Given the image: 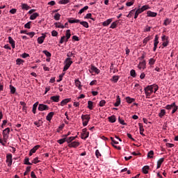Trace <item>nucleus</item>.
<instances>
[{
	"label": "nucleus",
	"instance_id": "1",
	"mask_svg": "<svg viewBox=\"0 0 178 178\" xmlns=\"http://www.w3.org/2000/svg\"><path fill=\"white\" fill-rule=\"evenodd\" d=\"M154 92V86L153 85L147 86L145 88V93L147 98H149L151 97V94Z\"/></svg>",
	"mask_w": 178,
	"mask_h": 178
},
{
	"label": "nucleus",
	"instance_id": "2",
	"mask_svg": "<svg viewBox=\"0 0 178 178\" xmlns=\"http://www.w3.org/2000/svg\"><path fill=\"white\" fill-rule=\"evenodd\" d=\"M168 111H170V109H172V115H173V113H176V111L178 109V106L177 105H176V103L173 102L171 104H168L167 106H165V107Z\"/></svg>",
	"mask_w": 178,
	"mask_h": 178
},
{
	"label": "nucleus",
	"instance_id": "3",
	"mask_svg": "<svg viewBox=\"0 0 178 178\" xmlns=\"http://www.w3.org/2000/svg\"><path fill=\"white\" fill-rule=\"evenodd\" d=\"M65 66L63 67V72H66V70H67L69 69V67H70V66H72V63H73V61H72V58H67L65 60Z\"/></svg>",
	"mask_w": 178,
	"mask_h": 178
},
{
	"label": "nucleus",
	"instance_id": "4",
	"mask_svg": "<svg viewBox=\"0 0 178 178\" xmlns=\"http://www.w3.org/2000/svg\"><path fill=\"white\" fill-rule=\"evenodd\" d=\"M9 133H10V128H6L3 131V138L4 143H8V139L9 138Z\"/></svg>",
	"mask_w": 178,
	"mask_h": 178
},
{
	"label": "nucleus",
	"instance_id": "5",
	"mask_svg": "<svg viewBox=\"0 0 178 178\" xmlns=\"http://www.w3.org/2000/svg\"><path fill=\"white\" fill-rule=\"evenodd\" d=\"M81 119L83 122V126L86 127L87 124H88V122H90V117L88 115H82Z\"/></svg>",
	"mask_w": 178,
	"mask_h": 178
},
{
	"label": "nucleus",
	"instance_id": "6",
	"mask_svg": "<svg viewBox=\"0 0 178 178\" xmlns=\"http://www.w3.org/2000/svg\"><path fill=\"white\" fill-rule=\"evenodd\" d=\"M90 136V132L87 131V128H84L82 130L81 138L82 140H87Z\"/></svg>",
	"mask_w": 178,
	"mask_h": 178
},
{
	"label": "nucleus",
	"instance_id": "7",
	"mask_svg": "<svg viewBox=\"0 0 178 178\" xmlns=\"http://www.w3.org/2000/svg\"><path fill=\"white\" fill-rule=\"evenodd\" d=\"M38 109L40 111V112H42V111H49V106L44 104H40Z\"/></svg>",
	"mask_w": 178,
	"mask_h": 178
},
{
	"label": "nucleus",
	"instance_id": "8",
	"mask_svg": "<svg viewBox=\"0 0 178 178\" xmlns=\"http://www.w3.org/2000/svg\"><path fill=\"white\" fill-rule=\"evenodd\" d=\"M80 145V142L79 141H73L72 143L68 144L69 148H77Z\"/></svg>",
	"mask_w": 178,
	"mask_h": 178
},
{
	"label": "nucleus",
	"instance_id": "9",
	"mask_svg": "<svg viewBox=\"0 0 178 178\" xmlns=\"http://www.w3.org/2000/svg\"><path fill=\"white\" fill-rule=\"evenodd\" d=\"M6 162L8 163V166L10 168L12 166V154H7L6 156Z\"/></svg>",
	"mask_w": 178,
	"mask_h": 178
},
{
	"label": "nucleus",
	"instance_id": "10",
	"mask_svg": "<svg viewBox=\"0 0 178 178\" xmlns=\"http://www.w3.org/2000/svg\"><path fill=\"white\" fill-rule=\"evenodd\" d=\"M89 71L90 72V73H96V74H99L100 72V70L94 65H91Z\"/></svg>",
	"mask_w": 178,
	"mask_h": 178
},
{
	"label": "nucleus",
	"instance_id": "11",
	"mask_svg": "<svg viewBox=\"0 0 178 178\" xmlns=\"http://www.w3.org/2000/svg\"><path fill=\"white\" fill-rule=\"evenodd\" d=\"M47 37V35L44 33L42 34L41 37H39L38 38V44H42V42H44V40H45V38Z\"/></svg>",
	"mask_w": 178,
	"mask_h": 178
},
{
	"label": "nucleus",
	"instance_id": "12",
	"mask_svg": "<svg viewBox=\"0 0 178 178\" xmlns=\"http://www.w3.org/2000/svg\"><path fill=\"white\" fill-rule=\"evenodd\" d=\"M55 115V113L50 112L46 117V120L48 122H51L52 120V118H54V115Z\"/></svg>",
	"mask_w": 178,
	"mask_h": 178
},
{
	"label": "nucleus",
	"instance_id": "13",
	"mask_svg": "<svg viewBox=\"0 0 178 178\" xmlns=\"http://www.w3.org/2000/svg\"><path fill=\"white\" fill-rule=\"evenodd\" d=\"M8 41H9V43L11 44L12 48L15 49V46H16V44H15V42L13 40V38H12V37L9 36L8 37Z\"/></svg>",
	"mask_w": 178,
	"mask_h": 178
},
{
	"label": "nucleus",
	"instance_id": "14",
	"mask_svg": "<svg viewBox=\"0 0 178 178\" xmlns=\"http://www.w3.org/2000/svg\"><path fill=\"white\" fill-rule=\"evenodd\" d=\"M59 98H60V96L59 95H56V96H52L50 97V99L53 101V102H59Z\"/></svg>",
	"mask_w": 178,
	"mask_h": 178
},
{
	"label": "nucleus",
	"instance_id": "15",
	"mask_svg": "<svg viewBox=\"0 0 178 178\" xmlns=\"http://www.w3.org/2000/svg\"><path fill=\"white\" fill-rule=\"evenodd\" d=\"M112 22H113L112 19H106V21H104L102 24L104 27H106V26H109L112 23Z\"/></svg>",
	"mask_w": 178,
	"mask_h": 178
},
{
	"label": "nucleus",
	"instance_id": "16",
	"mask_svg": "<svg viewBox=\"0 0 178 178\" xmlns=\"http://www.w3.org/2000/svg\"><path fill=\"white\" fill-rule=\"evenodd\" d=\"M146 65H147V63H145V60H143V61L140 62V63L138 65V67L140 69H145Z\"/></svg>",
	"mask_w": 178,
	"mask_h": 178
},
{
	"label": "nucleus",
	"instance_id": "17",
	"mask_svg": "<svg viewBox=\"0 0 178 178\" xmlns=\"http://www.w3.org/2000/svg\"><path fill=\"white\" fill-rule=\"evenodd\" d=\"M125 99H126V102H127V104H133V102H134L136 101V99L131 98L130 97H127L125 98Z\"/></svg>",
	"mask_w": 178,
	"mask_h": 178
},
{
	"label": "nucleus",
	"instance_id": "18",
	"mask_svg": "<svg viewBox=\"0 0 178 178\" xmlns=\"http://www.w3.org/2000/svg\"><path fill=\"white\" fill-rule=\"evenodd\" d=\"M38 16H40V14H38V13H34L30 16V20H35L37 17H38Z\"/></svg>",
	"mask_w": 178,
	"mask_h": 178
},
{
	"label": "nucleus",
	"instance_id": "19",
	"mask_svg": "<svg viewBox=\"0 0 178 178\" xmlns=\"http://www.w3.org/2000/svg\"><path fill=\"white\" fill-rule=\"evenodd\" d=\"M120 96L117 95L116 96V102L114 104V106H119L120 105Z\"/></svg>",
	"mask_w": 178,
	"mask_h": 178
},
{
	"label": "nucleus",
	"instance_id": "20",
	"mask_svg": "<svg viewBox=\"0 0 178 178\" xmlns=\"http://www.w3.org/2000/svg\"><path fill=\"white\" fill-rule=\"evenodd\" d=\"M108 120L110 122V123H115V122H116V116L113 115L108 117Z\"/></svg>",
	"mask_w": 178,
	"mask_h": 178
},
{
	"label": "nucleus",
	"instance_id": "21",
	"mask_svg": "<svg viewBox=\"0 0 178 178\" xmlns=\"http://www.w3.org/2000/svg\"><path fill=\"white\" fill-rule=\"evenodd\" d=\"M165 161L164 158H161L158 161H157V167L156 169H159V168H161V165H162V163H163V161Z\"/></svg>",
	"mask_w": 178,
	"mask_h": 178
},
{
	"label": "nucleus",
	"instance_id": "22",
	"mask_svg": "<svg viewBox=\"0 0 178 178\" xmlns=\"http://www.w3.org/2000/svg\"><path fill=\"white\" fill-rule=\"evenodd\" d=\"M142 170L145 175H148V170H149V166L148 165H145L143 168Z\"/></svg>",
	"mask_w": 178,
	"mask_h": 178
},
{
	"label": "nucleus",
	"instance_id": "23",
	"mask_svg": "<svg viewBox=\"0 0 178 178\" xmlns=\"http://www.w3.org/2000/svg\"><path fill=\"white\" fill-rule=\"evenodd\" d=\"M74 140H76V137H68L67 138V140H65L66 143H67V144H71V143H72V141H74Z\"/></svg>",
	"mask_w": 178,
	"mask_h": 178
},
{
	"label": "nucleus",
	"instance_id": "24",
	"mask_svg": "<svg viewBox=\"0 0 178 178\" xmlns=\"http://www.w3.org/2000/svg\"><path fill=\"white\" fill-rule=\"evenodd\" d=\"M147 15L149 17H156L157 14H156V13H154V12H152V11L149 10V11H147Z\"/></svg>",
	"mask_w": 178,
	"mask_h": 178
},
{
	"label": "nucleus",
	"instance_id": "25",
	"mask_svg": "<svg viewBox=\"0 0 178 178\" xmlns=\"http://www.w3.org/2000/svg\"><path fill=\"white\" fill-rule=\"evenodd\" d=\"M38 106V102H35L33 106L32 112L35 114L37 112V107Z\"/></svg>",
	"mask_w": 178,
	"mask_h": 178
},
{
	"label": "nucleus",
	"instance_id": "26",
	"mask_svg": "<svg viewBox=\"0 0 178 178\" xmlns=\"http://www.w3.org/2000/svg\"><path fill=\"white\" fill-rule=\"evenodd\" d=\"M68 102H70V99H65L62 100V102H60V105L61 106H65V105H66V104H68Z\"/></svg>",
	"mask_w": 178,
	"mask_h": 178
},
{
	"label": "nucleus",
	"instance_id": "27",
	"mask_svg": "<svg viewBox=\"0 0 178 178\" xmlns=\"http://www.w3.org/2000/svg\"><path fill=\"white\" fill-rule=\"evenodd\" d=\"M40 147H41L40 145H37L34 146L33 148H32L31 149V152H33V154H35L37 149H38V148H40Z\"/></svg>",
	"mask_w": 178,
	"mask_h": 178
},
{
	"label": "nucleus",
	"instance_id": "28",
	"mask_svg": "<svg viewBox=\"0 0 178 178\" xmlns=\"http://www.w3.org/2000/svg\"><path fill=\"white\" fill-rule=\"evenodd\" d=\"M22 9L29 10V9H30V6H29L27 3H22Z\"/></svg>",
	"mask_w": 178,
	"mask_h": 178
},
{
	"label": "nucleus",
	"instance_id": "29",
	"mask_svg": "<svg viewBox=\"0 0 178 178\" xmlns=\"http://www.w3.org/2000/svg\"><path fill=\"white\" fill-rule=\"evenodd\" d=\"M151 40H152V38H151V36H147V38H145L143 40L144 45H147V42H148V41H151Z\"/></svg>",
	"mask_w": 178,
	"mask_h": 178
},
{
	"label": "nucleus",
	"instance_id": "30",
	"mask_svg": "<svg viewBox=\"0 0 178 178\" xmlns=\"http://www.w3.org/2000/svg\"><path fill=\"white\" fill-rule=\"evenodd\" d=\"M120 76H113L111 81H113V83H118L119 81Z\"/></svg>",
	"mask_w": 178,
	"mask_h": 178
},
{
	"label": "nucleus",
	"instance_id": "31",
	"mask_svg": "<svg viewBox=\"0 0 178 178\" xmlns=\"http://www.w3.org/2000/svg\"><path fill=\"white\" fill-rule=\"evenodd\" d=\"M70 37H72V34L70 33V29H67L65 33V38H67V40H69Z\"/></svg>",
	"mask_w": 178,
	"mask_h": 178
},
{
	"label": "nucleus",
	"instance_id": "32",
	"mask_svg": "<svg viewBox=\"0 0 178 178\" xmlns=\"http://www.w3.org/2000/svg\"><path fill=\"white\" fill-rule=\"evenodd\" d=\"M75 86L80 90L81 88V82L79 79H75Z\"/></svg>",
	"mask_w": 178,
	"mask_h": 178
},
{
	"label": "nucleus",
	"instance_id": "33",
	"mask_svg": "<svg viewBox=\"0 0 178 178\" xmlns=\"http://www.w3.org/2000/svg\"><path fill=\"white\" fill-rule=\"evenodd\" d=\"M118 23H119V21H115L113 22L110 26V29H116Z\"/></svg>",
	"mask_w": 178,
	"mask_h": 178
},
{
	"label": "nucleus",
	"instance_id": "34",
	"mask_svg": "<svg viewBox=\"0 0 178 178\" xmlns=\"http://www.w3.org/2000/svg\"><path fill=\"white\" fill-rule=\"evenodd\" d=\"M54 24L57 29H65V26L60 22H56Z\"/></svg>",
	"mask_w": 178,
	"mask_h": 178
},
{
	"label": "nucleus",
	"instance_id": "35",
	"mask_svg": "<svg viewBox=\"0 0 178 178\" xmlns=\"http://www.w3.org/2000/svg\"><path fill=\"white\" fill-rule=\"evenodd\" d=\"M88 6H86L85 7H83L82 9H81L79 12V15H81V13H84V12H86V10H88Z\"/></svg>",
	"mask_w": 178,
	"mask_h": 178
},
{
	"label": "nucleus",
	"instance_id": "36",
	"mask_svg": "<svg viewBox=\"0 0 178 178\" xmlns=\"http://www.w3.org/2000/svg\"><path fill=\"white\" fill-rule=\"evenodd\" d=\"M69 2H70V0H60L58 3H60V5H66V3H69Z\"/></svg>",
	"mask_w": 178,
	"mask_h": 178
},
{
	"label": "nucleus",
	"instance_id": "37",
	"mask_svg": "<svg viewBox=\"0 0 178 178\" xmlns=\"http://www.w3.org/2000/svg\"><path fill=\"white\" fill-rule=\"evenodd\" d=\"M92 14L91 13H88L86 16H85V19H91V20H93V22H95V19L92 17Z\"/></svg>",
	"mask_w": 178,
	"mask_h": 178
},
{
	"label": "nucleus",
	"instance_id": "38",
	"mask_svg": "<svg viewBox=\"0 0 178 178\" xmlns=\"http://www.w3.org/2000/svg\"><path fill=\"white\" fill-rule=\"evenodd\" d=\"M93 105H94V102H92V101H88V109L92 110Z\"/></svg>",
	"mask_w": 178,
	"mask_h": 178
},
{
	"label": "nucleus",
	"instance_id": "39",
	"mask_svg": "<svg viewBox=\"0 0 178 178\" xmlns=\"http://www.w3.org/2000/svg\"><path fill=\"white\" fill-rule=\"evenodd\" d=\"M166 114V111H165V109H162L161 110V112L159 114V118H163V116H165V115Z\"/></svg>",
	"mask_w": 178,
	"mask_h": 178
},
{
	"label": "nucleus",
	"instance_id": "40",
	"mask_svg": "<svg viewBox=\"0 0 178 178\" xmlns=\"http://www.w3.org/2000/svg\"><path fill=\"white\" fill-rule=\"evenodd\" d=\"M148 9H149V6H147V5L142 6L141 8H139V10H140V12H142V13L144 12V10H148Z\"/></svg>",
	"mask_w": 178,
	"mask_h": 178
},
{
	"label": "nucleus",
	"instance_id": "41",
	"mask_svg": "<svg viewBox=\"0 0 178 178\" xmlns=\"http://www.w3.org/2000/svg\"><path fill=\"white\" fill-rule=\"evenodd\" d=\"M140 13H143V12L140 10V8H138V10H136V11L135 13L134 19H137V17H138V15H140Z\"/></svg>",
	"mask_w": 178,
	"mask_h": 178
},
{
	"label": "nucleus",
	"instance_id": "42",
	"mask_svg": "<svg viewBox=\"0 0 178 178\" xmlns=\"http://www.w3.org/2000/svg\"><path fill=\"white\" fill-rule=\"evenodd\" d=\"M155 62H156V60H155L154 58H150L149 60V65L152 66L153 65H155Z\"/></svg>",
	"mask_w": 178,
	"mask_h": 178
},
{
	"label": "nucleus",
	"instance_id": "43",
	"mask_svg": "<svg viewBox=\"0 0 178 178\" xmlns=\"http://www.w3.org/2000/svg\"><path fill=\"white\" fill-rule=\"evenodd\" d=\"M16 63H17V65L20 66V65H22V63H24V60H22L21 58H17L16 60Z\"/></svg>",
	"mask_w": 178,
	"mask_h": 178
},
{
	"label": "nucleus",
	"instance_id": "44",
	"mask_svg": "<svg viewBox=\"0 0 178 178\" xmlns=\"http://www.w3.org/2000/svg\"><path fill=\"white\" fill-rule=\"evenodd\" d=\"M29 161H30V159H29V157H26L24 160V165H32V163H30Z\"/></svg>",
	"mask_w": 178,
	"mask_h": 178
},
{
	"label": "nucleus",
	"instance_id": "45",
	"mask_svg": "<svg viewBox=\"0 0 178 178\" xmlns=\"http://www.w3.org/2000/svg\"><path fill=\"white\" fill-rule=\"evenodd\" d=\"M159 44V41H154V48H153L154 52H155V51H156V48H158V44Z\"/></svg>",
	"mask_w": 178,
	"mask_h": 178
},
{
	"label": "nucleus",
	"instance_id": "46",
	"mask_svg": "<svg viewBox=\"0 0 178 178\" xmlns=\"http://www.w3.org/2000/svg\"><path fill=\"white\" fill-rule=\"evenodd\" d=\"M147 158H154V151L153 150H150L148 153H147Z\"/></svg>",
	"mask_w": 178,
	"mask_h": 178
},
{
	"label": "nucleus",
	"instance_id": "47",
	"mask_svg": "<svg viewBox=\"0 0 178 178\" xmlns=\"http://www.w3.org/2000/svg\"><path fill=\"white\" fill-rule=\"evenodd\" d=\"M80 24H81L82 26H83V27H86V29H88L89 26H88V22H81Z\"/></svg>",
	"mask_w": 178,
	"mask_h": 178
},
{
	"label": "nucleus",
	"instance_id": "48",
	"mask_svg": "<svg viewBox=\"0 0 178 178\" xmlns=\"http://www.w3.org/2000/svg\"><path fill=\"white\" fill-rule=\"evenodd\" d=\"M10 89L11 94H15V92H16V88H15L13 86L10 85Z\"/></svg>",
	"mask_w": 178,
	"mask_h": 178
},
{
	"label": "nucleus",
	"instance_id": "49",
	"mask_svg": "<svg viewBox=\"0 0 178 178\" xmlns=\"http://www.w3.org/2000/svg\"><path fill=\"white\" fill-rule=\"evenodd\" d=\"M134 13H136V10H131L129 13L127 15V17H131V16H133V15H134Z\"/></svg>",
	"mask_w": 178,
	"mask_h": 178
},
{
	"label": "nucleus",
	"instance_id": "50",
	"mask_svg": "<svg viewBox=\"0 0 178 178\" xmlns=\"http://www.w3.org/2000/svg\"><path fill=\"white\" fill-rule=\"evenodd\" d=\"M31 166L26 167V170L24 173V176H26L27 173H29V172H31Z\"/></svg>",
	"mask_w": 178,
	"mask_h": 178
},
{
	"label": "nucleus",
	"instance_id": "51",
	"mask_svg": "<svg viewBox=\"0 0 178 178\" xmlns=\"http://www.w3.org/2000/svg\"><path fill=\"white\" fill-rule=\"evenodd\" d=\"M130 75L131 76V77H136L137 74L136 73V70H131L130 71Z\"/></svg>",
	"mask_w": 178,
	"mask_h": 178
},
{
	"label": "nucleus",
	"instance_id": "52",
	"mask_svg": "<svg viewBox=\"0 0 178 178\" xmlns=\"http://www.w3.org/2000/svg\"><path fill=\"white\" fill-rule=\"evenodd\" d=\"M43 54H44V55H46L47 58H51V56H52L51 53L47 50L43 51Z\"/></svg>",
	"mask_w": 178,
	"mask_h": 178
},
{
	"label": "nucleus",
	"instance_id": "53",
	"mask_svg": "<svg viewBox=\"0 0 178 178\" xmlns=\"http://www.w3.org/2000/svg\"><path fill=\"white\" fill-rule=\"evenodd\" d=\"M118 121H119V123H120V124H122L123 126H126V124L124 122V120L123 119H121L120 117L118 118Z\"/></svg>",
	"mask_w": 178,
	"mask_h": 178
},
{
	"label": "nucleus",
	"instance_id": "54",
	"mask_svg": "<svg viewBox=\"0 0 178 178\" xmlns=\"http://www.w3.org/2000/svg\"><path fill=\"white\" fill-rule=\"evenodd\" d=\"M57 143H58V144H60V145H62L64 143H66V140L63 138L61 139L58 140Z\"/></svg>",
	"mask_w": 178,
	"mask_h": 178
},
{
	"label": "nucleus",
	"instance_id": "55",
	"mask_svg": "<svg viewBox=\"0 0 178 178\" xmlns=\"http://www.w3.org/2000/svg\"><path fill=\"white\" fill-rule=\"evenodd\" d=\"M25 29H31V22H29L24 25Z\"/></svg>",
	"mask_w": 178,
	"mask_h": 178
},
{
	"label": "nucleus",
	"instance_id": "56",
	"mask_svg": "<svg viewBox=\"0 0 178 178\" xmlns=\"http://www.w3.org/2000/svg\"><path fill=\"white\" fill-rule=\"evenodd\" d=\"M60 19V14L56 13L54 15V19L55 20H59Z\"/></svg>",
	"mask_w": 178,
	"mask_h": 178
},
{
	"label": "nucleus",
	"instance_id": "57",
	"mask_svg": "<svg viewBox=\"0 0 178 178\" xmlns=\"http://www.w3.org/2000/svg\"><path fill=\"white\" fill-rule=\"evenodd\" d=\"M126 5L127 6H132V5H134V0H131V1L127 2Z\"/></svg>",
	"mask_w": 178,
	"mask_h": 178
},
{
	"label": "nucleus",
	"instance_id": "58",
	"mask_svg": "<svg viewBox=\"0 0 178 178\" xmlns=\"http://www.w3.org/2000/svg\"><path fill=\"white\" fill-rule=\"evenodd\" d=\"M106 104V101L105 100H102L99 102V106H105V104Z\"/></svg>",
	"mask_w": 178,
	"mask_h": 178
},
{
	"label": "nucleus",
	"instance_id": "59",
	"mask_svg": "<svg viewBox=\"0 0 178 178\" xmlns=\"http://www.w3.org/2000/svg\"><path fill=\"white\" fill-rule=\"evenodd\" d=\"M164 26H168V24H170V20L167 18L165 21H164Z\"/></svg>",
	"mask_w": 178,
	"mask_h": 178
},
{
	"label": "nucleus",
	"instance_id": "60",
	"mask_svg": "<svg viewBox=\"0 0 178 178\" xmlns=\"http://www.w3.org/2000/svg\"><path fill=\"white\" fill-rule=\"evenodd\" d=\"M153 88H154V92H156V91L159 90V86H158V85L154 83L153 84Z\"/></svg>",
	"mask_w": 178,
	"mask_h": 178
},
{
	"label": "nucleus",
	"instance_id": "61",
	"mask_svg": "<svg viewBox=\"0 0 178 178\" xmlns=\"http://www.w3.org/2000/svg\"><path fill=\"white\" fill-rule=\"evenodd\" d=\"M51 35H52V37L58 36V31L54 30L53 31H51Z\"/></svg>",
	"mask_w": 178,
	"mask_h": 178
},
{
	"label": "nucleus",
	"instance_id": "62",
	"mask_svg": "<svg viewBox=\"0 0 178 178\" xmlns=\"http://www.w3.org/2000/svg\"><path fill=\"white\" fill-rule=\"evenodd\" d=\"M39 162H40V161L38 160V157H35L32 161V163H38Z\"/></svg>",
	"mask_w": 178,
	"mask_h": 178
},
{
	"label": "nucleus",
	"instance_id": "63",
	"mask_svg": "<svg viewBox=\"0 0 178 178\" xmlns=\"http://www.w3.org/2000/svg\"><path fill=\"white\" fill-rule=\"evenodd\" d=\"M65 40H66V36L61 37L60 40V44H63V42H65Z\"/></svg>",
	"mask_w": 178,
	"mask_h": 178
},
{
	"label": "nucleus",
	"instance_id": "64",
	"mask_svg": "<svg viewBox=\"0 0 178 178\" xmlns=\"http://www.w3.org/2000/svg\"><path fill=\"white\" fill-rule=\"evenodd\" d=\"M95 155L97 156V158H99V156H101V153L99 152V150L97 149L95 152Z\"/></svg>",
	"mask_w": 178,
	"mask_h": 178
}]
</instances>
